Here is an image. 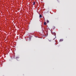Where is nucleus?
<instances>
[{
  "label": "nucleus",
  "instance_id": "nucleus-1",
  "mask_svg": "<svg viewBox=\"0 0 76 76\" xmlns=\"http://www.w3.org/2000/svg\"><path fill=\"white\" fill-rule=\"evenodd\" d=\"M52 34H53H53L54 35H55V36H56V35L55 32L53 33H52Z\"/></svg>",
  "mask_w": 76,
  "mask_h": 76
},
{
  "label": "nucleus",
  "instance_id": "nucleus-2",
  "mask_svg": "<svg viewBox=\"0 0 76 76\" xmlns=\"http://www.w3.org/2000/svg\"><path fill=\"white\" fill-rule=\"evenodd\" d=\"M63 41V40L62 39H61L59 41L60 42H61V41Z\"/></svg>",
  "mask_w": 76,
  "mask_h": 76
},
{
  "label": "nucleus",
  "instance_id": "nucleus-3",
  "mask_svg": "<svg viewBox=\"0 0 76 76\" xmlns=\"http://www.w3.org/2000/svg\"><path fill=\"white\" fill-rule=\"evenodd\" d=\"M44 25H47V23H46V22H45L44 23Z\"/></svg>",
  "mask_w": 76,
  "mask_h": 76
},
{
  "label": "nucleus",
  "instance_id": "nucleus-4",
  "mask_svg": "<svg viewBox=\"0 0 76 76\" xmlns=\"http://www.w3.org/2000/svg\"><path fill=\"white\" fill-rule=\"evenodd\" d=\"M46 22L47 23H48L49 22V20H47Z\"/></svg>",
  "mask_w": 76,
  "mask_h": 76
},
{
  "label": "nucleus",
  "instance_id": "nucleus-5",
  "mask_svg": "<svg viewBox=\"0 0 76 76\" xmlns=\"http://www.w3.org/2000/svg\"><path fill=\"white\" fill-rule=\"evenodd\" d=\"M35 2L34 1L33 3V5H35Z\"/></svg>",
  "mask_w": 76,
  "mask_h": 76
},
{
  "label": "nucleus",
  "instance_id": "nucleus-6",
  "mask_svg": "<svg viewBox=\"0 0 76 76\" xmlns=\"http://www.w3.org/2000/svg\"><path fill=\"white\" fill-rule=\"evenodd\" d=\"M39 17L40 18H42V15H39Z\"/></svg>",
  "mask_w": 76,
  "mask_h": 76
},
{
  "label": "nucleus",
  "instance_id": "nucleus-7",
  "mask_svg": "<svg viewBox=\"0 0 76 76\" xmlns=\"http://www.w3.org/2000/svg\"><path fill=\"white\" fill-rule=\"evenodd\" d=\"M48 40L50 42H51V39H49Z\"/></svg>",
  "mask_w": 76,
  "mask_h": 76
},
{
  "label": "nucleus",
  "instance_id": "nucleus-8",
  "mask_svg": "<svg viewBox=\"0 0 76 76\" xmlns=\"http://www.w3.org/2000/svg\"><path fill=\"white\" fill-rule=\"evenodd\" d=\"M16 58H18V57H16Z\"/></svg>",
  "mask_w": 76,
  "mask_h": 76
}]
</instances>
